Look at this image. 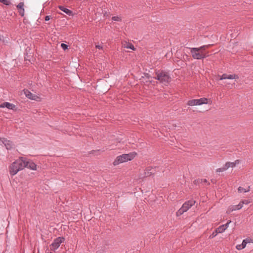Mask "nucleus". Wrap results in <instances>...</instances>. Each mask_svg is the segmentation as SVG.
Instances as JSON below:
<instances>
[{
  "mask_svg": "<svg viewBox=\"0 0 253 253\" xmlns=\"http://www.w3.org/2000/svg\"><path fill=\"white\" fill-rule=\"evenodd\" d=\"M25 158L21 157L11 164L9 167V173L11 175H15L19 171L25 168Z\"/></svg>",
  "mask_w": 253,
  "mask_h": 253,
  "instance_id": "f257e3e1",
  "label": "nucleus"
},
{
  "mask_svg": "<svg viewBox=\"0 0 253 253\" xmlns=\"http://www.w3.org/2000/svg\"><path fill=\"white\" fill-rule=\"evenodd\" d=\"M136 153L133 152L118 156L113 162L114 166L133 160L136 156Z\"/></svg>",
  "mask_w": 253,
  "mask_h": 253,
  "instance_id": "f03ea898",
  "label": "nucleus"
},
{
  "mask_svg": "<svg viewBox=\"0 0 253 253\" xmlns=\"http://www.w3.org/2000/svg\"><path fill=\"white\" fill-rule=\"evenodd\" d=\"M210 45H204L199 48H191L190 52L192 57L196 59H201L206 56L204 50L210 47Z\"/></svg>",
  "mask_w": 253,
  "mask_h": 253,
  "instance_id": "7ed1b4c3",
  "label": "nucleus"
},
{
  "mask_svg": "<svg viewBox=\"0 0 253 253\" xmlns=\"http://www.w3.org/2000/svg\"><path fill=\"white\" fill-rule=\"evenodd\" d=\"M156 75L154 78L164 85H167L171 81L169 74L165 71H158L156 72Z\"/></svg>",
  "mask_w": 253,
  "mask_h": 253,
  "instance_id": "20e7f679",
  "label": "nucleus"
},
{
  "mask_svg": "<svg viewBox=\"0 0 253 253\" xmlns=\"http://www.w3.org/2000/svg\"><path fill=\"white\" fill-rule=\"evenodd\" d=\"M195 203V201L193 200H189L185 202L181 208L178 210L176 213L177 216L182 215L184 212L187 211Z\"/></svg>",
  "mask_w": 253,
  "mask_h": 253,
  "instance_id": "39448f33",
  "label": "nucleus"
},
{
  "mask_svg": "<svg viewBox=\"0 0 253 253\" xmlns=\"http://www.w3.org/2000/svg\"><path fill=\"white\" fill-rule=\"evenodd\" d=\"M208 99L207 98H201L198 99H192L189 100L187 104L189 106L201 105L202 104H208Z\"/></svg>",
  "mask_w": 253,
  "mask_h": 253,
  "instance_id": "423d86ee",
  "label": "nucleus"
},
{
  "mask_svg": "<svg viewBox=\"0 0 253 253\" xmlns=\"http://www.w3.org/2000/svg\"><path fill=\"white\" fill-rule=\"evenodd\" d=\"M65 238L62 237H59L55 239L53 243L50 245V249L51 251H55L60 246L61 244L64 242Z\"/></svg>",
  "mask_w": 253,
  "mask_h": 253,
  "instance_id": "0eeeda50",
  "label": "nucleus"
},
{
  "mask_svg": "<svg viewBox=\"0 0 253 253\" xmlns=\"http://www.w3.org/2000/svg\"><path fill=\"white\" fill-rule=\"evenodd\" d=\"M23 92L26 96L30 99L34 100H38V99L39 98L38 96L37 95L33 94L28 89H24L23 90Z\"/></svg>",
  "mask_w": 253,
  "mask_h": 253,
  "instance_id": "6e6552de",
  "label": "nucleus"
},
{
  "mask_svg": "<svg viewBox=\"0 0 253 253\" xmlns=\"http://www.w3.org/2000/svg\"><path fill=\"white\" fill-rule=\"evenodd\" d=\"M25 162H26L25 164V168H29L32 170H35L37 169V165L32 161H28L27 159L25 158Z\"/></svg>",
  "mask_w": 253,
  "mask_h": 253,
  "instance_id": "1a4fd4ad",
  "label": "nucleus"
},
{
  "mask_svg": "<svg viewBox=\"0 0 253 253\" xmlns=\"http://www.w3.org/2000/svg\"><path fill=\"white\" fill-rule=\"evenodd\" d=\"M0 142L4 145L7 149H10L12 148V142L4 138H0Z\"/></svg>",
  "mask_w": 253,
  "mask_h": 253,
  "instance_id": "9d476101",
  "label": "nucleus"
},
{
  "mask_svg": "<svg viewBox=\"0 0 253 253\" xmlns=\"http://www.w3.org/2000/svg\"><path fill=\"white\" fill-rule=\"evenodd\" d=\"M231 222V220H229L226 224H223L219 226L217 229V231L219 233L223 232L228 227L229 224Z\"/></svg>",
  "mask_w": 253,
  "mask_h": 253,
  "instance_id": "9b49d317",
  "label": "nucleus"
},
{
  "mask_svg": "<svg viewBox=\"0 0 253 253\" xmlns=\"http://www.w3.org/2000/svg\"><path fill=\"white\" fill-rule=\"evenodd\" d=\"M15 106L12 104L10 103L9 102H4L1 104H0V108H7L9 109L13 110L15 108Z\"/></svg>",
  "mask_w": 253,
  "mask_h": 253,
  "instance_id": "f8f14e48",
  "label": "nucleus"
},
{
  "mask_svg": "<svg viewBox=\"0 0 253 253\" xmlns=\"http://www.w3.org/2000/svg\"><path fill=\"white\" fill-rule=\"evenodd\" d=\"M154 169L153 168L149 167L147 168L144 171V175L143 176V177L151 176L154 174Z\"/></svg>",
  "mask_w": 253,
  "mask_h": 253,
  "instance_id": "ddd939ff",
  "label": "nucleus"
},
{
  "mask_svg": "<svg viewBox=\"0 0 253 253\" xmlns=\"http://www.w3.org/2000/svg\"><path fill=\"white\" fill-rule=\"evenodd\" d=\"M239 163L238 160H236L234 162H227L225 165L227 169L230 168H234Z\"/></svg>",
  "mask_w": 253,
  "mask_h": 253,
  "instance_id": "4468645a",
  "label": "nucleus"
},
{
  "mask_svg": "<svg viewBox=\"0 0 253 253\" xmlns=\"http://www.w3.org/2000/svg\"><path fill=\"white\" fill-rule=\"evenodd\" d=\"M58 7L61 11H63L69 15H71L72 14V11L64 7L63 6L59 5Z\"/></svg>",
  "mask_w": 253,
  "mask_h": 253,
  "instance_id": "2eb2a0df",
  "label": "nucleus"
},
{
  "mask_svg": "<svg viewBox=\"0 0 253 253\" xmlns=\"http://www.w3.org/2000/svg\"><path fill=\"white\" fill-rule=\"evenodd\" d=\"M246 245H247L246 243L245 242V241L243 240L242 242V243L241 244L237 245L236 246V248L238 250H241L244 249L246 247Z\"/></svg>",
  "mask_w": 253,
  "mask_h": 253,
  "instance_id": "dca6fc26",
  "label": "nucleus"
},
{
  "mask_svg": "<svg viewBox=\"0 0 253 253\" xmlns=\"http://www.w3.org/2000/svg\"><path fill=\"white\" fill-rule=\"evenodd\" d=\"M102 12L100 11H97V13L99 14H103L104 17H108L109 16L108 12L107 10H105V8H104V9H102L101 10Z\"/></svg>",
  "mask_w": 253,
  "mask_h": 253,
  "instance_id": "f3484780",
  "label": "nucleus"
},
{
  "mask_svg": "<svg viewBox=\"0 0 253 253\" xmlns=\"http://www.w3.org/2000/svg\"><path fill=\"white\" fill-rule=\"evenodd\" d=\"M251 202H252V201L251 199H245V200H243L241 201L240 203L241 204V205L243 207L244 205H248V204L251 203Z\"/></svg>",
  "mask_w": 253,
  "mask_h": 253,
  "instance_id": "a211bd4d",
  "label": "nucleus"
},
{
  "mask_svg": "<svg viewBox=\"0 0 253 253\" xmlns=\"http://www.w3.org/2000/svg\"><path fill=\"white\" fill-rule=\"evenodd\" d=\"M249 191H250L249 187H248V189H245L244 188L242 187H239L238 188V191L240 193H242V192L246 193V192H249Z\"/></svg>",
  "mask_w": 253,
  "mask_h": 253,
  "instance_id": "6ab92c4d",
  "label": "nucleus"
},
{
  "mask_svg": "<svg viewBox=\"0 0 253 253\" xmlns=\"http://www.w3.org/2000/svg\"><path fill=\"white\" fill-rule=\"evenodd\" d=\"M239 77L235 74L227 75V79H238Z\"/></svg>",
  "mask_w": 253,
  "mask_h": 253,
  "instance_id": "aec40b11",
  "label": "nucleus"
},
{
  "mask_svg": "<svg viewBox=\"0 0 253 253\" xmlns=\"http://www.w3.org/2000/svg\"><path fill=\"white\" fill-rule=\"evenodd\" d=\"M125 47L126 48H129L132 50H134L135 48L133 44L130 43H127L125 45Z\"/></svg>",
  "mask_w": 253,
  "mask_h": 253,
  "instance_id": "412c9836",
  "label": "nucleus"
},
{
  "mask_svg": "<svg viewBox=\"0 0 253 253\" xmlns=\"http://www.w3.org/2000/svg\"><path fill=\"white\" fill-rule=\"evenodd\" d=\"M226 170H227L226 167L225 165H224V166L223 167L216 169V172H223Z\"/></svg>",
  "mask_w": 253,
  "mask_h": 253,
  "instance_id": "4be33fe9",
  "label": "nucleus"
},
{
  "mask_svg": "<svg viewBox=\"0 0 253 253\" xmlns=\"http://www.w3.org/2000/svg\"><path fill=\"white\" fill-rule=\"evenodd\" d=\"M233 207H234L235 211L240 210L243 208L242 205L240 203L238 205H233Z\"/></svg>",
  "mask_w": 253,
  "mask_h": 253,
  "instance_id": "5701e85b",
  "label": "nucleus"
},
{
  "mask_svg": "<svg viewBox=\"0 0 253 253\" xmlns=\"http://www.w3.org/2000/svg\"><path fill=\"white\" fill-rule=\"evenodd\" d=\"M235 211V209H234V207H233V206H230L227 209L226 212L228 214H230L231 212H232L233 211Z\"/></svg>",
  "mask_w": 253,
  "mask_h": 253,
  "instance_id": "b1692460",
  "label": "nucleus"
},
{
  "mask_svg": "<svg viewBox=\"0 0 253 253\" xmlns=\"http://www.w3.org/2000/svg\"><path fill=\"white\" fill-rule=\"evenodd\" d=\"M112 19L114 21H121L122 20L121 17L118 16L112 17Z\"/></svg>",
  "mask_w": 253,
  "mask_h": 253,
  "instance_id": "393cba45",
  "label": "nucleus"
},
{
  "mask_svg": "<svg viewBox=\"0 0 253 253\" xmlns=\"http://www.w3.org/2000/svg\"><path fill=\"white\" fill-rule=\"evenodd\" d=\"M243 240L245 241V242L246 243V245L248 243H253V239L247 238L246 239H244Z\"/></svg>",
  "mask_w": 253,
  "mask_h": 253,
  "instance_id": "a878e982",
  "label": "nucleus"
},
{
  "mask_svg": "<svg viewBox=\"0 0 253 253\" xmlns=\"http://www.w3.org/2000/svg\"><path fill=\"white\" fill-rule=\"evenodd\" d=\"M24 3L21 2L17 5V7L18 9H24Z\"/></svg>",
  "mask_w": 253,
  "mask_h": 253,
  "instance_id": "bb28decb",
  "label": "nucleus"
},
{
  "mask_svg": "<svg viewBox=\"0 0 253 253\" xmlns=\"http://www.w3.org/2000/svg\"><path fill=\"white\" fill-rule=\"evenodd\" d=\"M219 233L217 230L216 229L212 233L211 235L210 238H213L214 237H215L217 235V234Z\"/></svg>",
  "mask_w": 253,
  "mask_h": 253,
  "instance_id": "cd10ccee",
  "label": "nucleus"
},
{
  "mask_svg": "<svg viewBox=\"0 0 253 253\" xmlns=\"http://www.w3.org/2000/svg\"><path fill=\"white\" fill-rule=\"evenodd\" d=\"M224 79H227V74H224L222 76H220V80H222Z\"/></svg>",
  "mask_w": 253,
  "mask_h": 253,
  "instance_id": "c85d7f7f",
  "label": "nucleus"
},
{
  "mask_svg": "<svg viewBox=\"0 0 253 253\" xmlns=\"http://www.w3.org/2000/svg\"><path fill=\"white\" fill-rule=\"evenodd\" d=\"M0 2L6 5H8L9 4V1L7 0H0Z\"/></svg>",
  "mask_w": 253,
  "mask_h": 253,
  "instance_id": "c756f323",
  "label": "nucleus"
},
{
  "mask_svg": "<svg viewBox=\"0 0 253 253\" xmlns=\"http://www.w3.org/2000/svg\"><path fill=\"white\" fill-rule=\"evenodd\" d=\"M24 12H25L24 8V9H19V14L21 16H23L24 15Z\"/></svg>",
  "mask_w": 253,
  "mask_h": 253,
  "instance_id": "7c9ffc66",
  "label": "nucleus"
},
{
  "mask_svg": "<svg viewBox=\"0 0 253 253\" xmlns=\"http://www.w3.org/2000/svg\"><path fill=\"white\" fill-rule=\"evenodd\" d=\"M61 46L64 50H66L68 48V45L63 43H61Z\"/></svg>",
  "mask_w": 253,
  "mask_h": 253,
  "instance_id": "2f4dec72",
  "label": "nucleus"
},
{
  "mask_svg": "<svg viewBox=\"0 0 253 253\" xmlns=\"http://www.w3.org/2000/svg\"><path fill=\"white\" fill-rule=\"evenodd\" d=\"M95 47H96V50L97 49H98L99 50H103V47L101 45H96ZM96 52H97V51L96 50Z\"/></svg>",
  "mask_w": 253,
  "mask_h": 253,
  "instance_id": "473e14b6",
  "label": "nucleus"
},
{
  "mask_svg": "<svg viewBox=\"0 0 253 253\" xmlns=\"http://www.w3.org/2000/svg\"><path fill=\"white\" fill-rule=\"evenodd\" d=\"M51 16L47 15L45 17V21H48L50 19Z\"/></svg>",
  "mask_w": 253,
  "mask_h": 253,
  "instance_id": "72a5a7b5",
  "label": "nucleus"
},
{
  "mask_svg": "<svg viewBox=\"0 0 253 253\" xmlns=\"http://www.w3.org/2000/svg\"><path fill=\"white\" fill-rule=\"evenodd\" d=\"M204 182H207V180L206 179H204Z\"/></svg>",
  "mask_w": 253,
  "mask_h": 253,
  "instance_id": "f704fd0d",
  "label": "nucleus"
},
{
  "mask_svg": "<svg viewBox=\"0 0 253 253\" xmlns=\"http://www.w3.org/2000/svg\"><path fill=\"white\" fill-rule=\"evenodd\" d=\"M2 38V37H1V36H0V41H1V40Z\"/></svg>",
  "mask_w": 253,
  "mask_h": 253,
  "instance_id": "c9c22d12",
  "label": "nucleus"
},
{
  "mask_svg": "<svg viewBox=\"0 0 253 253\" xmlns=\"http://www.w3.org/2000/svg\"><path fill=\"white\" fill-rule=\"evenodd\" d=\"M51 253V252H50V253Z\"/></svg>",
  "mask_w": 253,
  "mask_h": 253,
  "instance_id": "e433bc0d",
  "label": "nucleus"
}]
</instances>
